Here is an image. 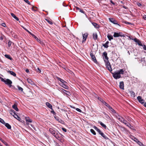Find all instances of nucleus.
<instances>
[{
    "label": "nucleus",
    "mask_w": 146,
    "mask_h": 146,
    "mask_svg": "<svg viewBox=\"0 0 146 146\" xmlns=\"http://www.w3.org/2000/svg\"><path fill=\"white\" fill-rule=\"evenodd\" d=\"M143 18L144 19L146 20V15H145L143 16Z\"/></svg>",
    "instance_id": "nucleus-63"
},
{
    "label": "nucleus",
    "mask_w": 146,
    "mask_h": 146,
    "mask_svg": "<svg viewBox=\"0 0 146 146\" xmlns=\"http://www.w3.org/2000/svg\"><path fill=\"white\" fill-rule=\"evenodd\" d=\"M46 20L50 24V25H52L53 23L52 21L51 20H50L48 19H46Z\"/></svg>",
    "instance_id": "nucleus-41"
},
{
    "label": "nucleus",
    "mask_w": 146,
    "mask_h": 146,
    "mask_svg": "<svg viewBox=\"0 0 146 146\" xmlns=\"http://www.w3.org/2000/svg\"><path fill=\"white\" fill-rule=\"evenodd\" d=\"M137 5L139 7H140V6H141V4L140 3H137Z\"/></svg>",
    "instance_id": "nucleus-64"
},
{
    "label": "nucleus",
    "mask_w": 146,
    "mask_h": 146,
    "mask_svg": "<svg viewBox=\"0 0 146 146\" xmlns=\"http://www.w3.org/2000/svg\"><path fill=\"white\" fill-rule=\"evenodd\" d=\"M102 56L105 62H109L108 60V58L107 56V53L105 51L103 52Z\"/></svg>",
    "instance_id": "nucleus-2"
},
{
    "label": "nucleus",
    "mask_w": 146,
    "mask_h": 146,
    "mask_svg": "<svg viewBox=\"0 0 146 146\" xmlns=\"http://www.w3.org/2000/svg\"><path fill=\"white\" fill-rule=\"evenodd\" d=\"M0 79L1 81L4 82L9 87H11L12 83V81L9 79H7L5 80L3 78L0 77Z\"/></svg>",
    "instance_id": "nucleus-1"
},
{
    "label": "nucleus",
    "mask_w": 146,
    "mask_h": 146,
    "mask_svg": "<svg viewBox=\"0 0 146 146\" xmlns=\"http://www.w3.org/2000/svg\"><path fill=\"white\" fill-rule=\"evenodd\" d=\"M26 121H27L30 123H31L32 122V120L29 118H27L26 119Z\"/></svg>",
    "instance_id": "nucleus-39"
},
{
    "label": "nucleus",
    "mask_w": 146,
    "mask_h": 146,
    "mask_svg": "<svg viewBox=\"0 0 146 146\" xmlns=\"http://www.w3.org/2000/svg\"><path fill=\"white\" fill-rule=\"evenodd\" d=\"M113 77L115 79L119 78L121 77V76L117 72H115L112 73Z\"/></svg>",
    "instance_id": "nucleus-5"
},
{
    "label": "nucleus",
    "mask_w": 146,
    "mask_h": 146,
    "mask_svg": "<svg viewBox=\"0 0 146 146\" xmlns=\"http://www.w3.org/2000/svg\"><path fill=\"white\" fill-rule=\"evenodd\" d=\"M24 1L28 4H30V3L28 0H24Z\"/></svg>",
    "instance_id": "nucleus-51"
},
{
    "label": "nucleus",
    "mask_w": 146,
    "mask_h": 146,
    "mask_svg": "<svg viewBox=\"0 0 146 146\" xmlns=\"http://www.w3.org/2000/svg\"><path fill=\"white\" fill-rule=\"evenodd\" d=\"M76 110H77L78 111H79V112H81V111H82L80 109L78 108H76Z\"/></svg>",
    "instance_id": "nucleus-50"
},
{
    "label": "nucleus",
    "mask_w": 146,
    "mask_h": 146,
    "mask_svg": "<svg viewBox=\"0 0 146 146\" xmlns=\"http://www.w3.org/2000/svg\"><path fill=\"white\" fill-rule=\"evenodd\" d=\"M0 122L3 124L5 123L4 121L1 118H0Z\"/></svg>",
    "instance_id": "nucleus-43"
},
{
    "label": "nucleus",
    "mask_w": 146,
    "mask_h": 146,
    "mask_svg": "<svg viewBox=\"0 0 146 146\" xmlns=\"http://www.w3.org/2000/svg\"><path fill=\"white\" fill-rule=\"evenodd\" d=\"M129 92L131 96L133 97H134L135 96V93L133 91H131Z\"/></svg>",
    "instance_id": "nucleus-31"
},
{
    "label": "nucleus",
    "mask_w": 146,
    "mask_h": 146,
    "mask_svg": "<svg viewBox=\"0 0 146 146\" xmlns=\"http://www.w3.org/2000/svg\"><path fill=\"white\" fill-rule=\"evenodd\" d=\"M124 83L123 81L119 83V88L122 90L124 89Z\"/></svg>",
    "instance_id": "nucleus-15"
},
{
    "label": "nucleus",
    "mask_w": 146,
    "mask_h": 146,
    "mask_svg": "<svg viewBox=\"0 0 146 146\" xmlns=\"http://www.w3.org/2000/svg\"><path fill=\"white\" fill-rule=\"evenodd\" d=\"M118 119L119 120V121L121 122H122L123 121H125L124 119L122 117H119L118 118Z\"/></svg>",
    "instance_id": "nucleus-35"
},
{
    "label": "nucleus",
    "mask_w": 146,
    "mask_h": 146,
    "mask_svg": "<svg viewBox=\"0 0 146 146\" xmlns=\"http://www.w3.org/2000/svg\"><path fill=\"white\" fill-rule=\"evenodd\" d=\"M126 125L128 127H129V128H131V127H131H132L131 125L128 122H127V125Z\"/></svg>",
    "instance_id": "nucleus-46"
},
{
    "label": "nucleus",
    "mask_w": 146,
    "mask_h": 146,
    "mask_svg": "<svg viewBox=\"0 0 146 146\" xmlns=\"http://www.w3.org/2000/svg\"><path fill=\"white\" fill-rule=\"evenodd\" d=\"M5 57L7 58L8 59H10L11 60L12 59V58L10 56V55L8 54H5Z\"/></svg>",
    "instance_id": "nucleus-32"
},
{
    "label": "nucleus",
    "mask_w": 146,
    "mask_h": 146,
    "mask_svg": "<svg viewBox=\"0 0 146 146\" xmlns=\"http://www.w3.org/2000/svg\"><path fill=\"white\" fill-rule=\"evenodd\" d=\"M27 80L29 83L31 84L32 85H33L34 84V83L33 80L31 79L27 78Z\"/></svg>",
    "instance_id": "nucleus-17"
},
{
    "label": "nucleus",
    "mask_w": 146,
    "mask_h": 146,
    "mask_svg": "<svg viewBox=\"0 0 146 146\" xmlns=\"http://www.w3.org/2000/svg\"><path fill=\"white\" fill-rule=\"evenodd\" d=\"M60 90L61 91V92L64 94L70 96V92L69 91H67L62 88H61L60 89Z\"/></svg>",
    "instance_id": "nucleus-9"
},
{
    "label": "nucleus",
    "mask_w": 146,
    "mask_h": 146,
    "mask_svg": "<svg viewBox=\"0 0 146 146\" xmlns=\"http://www.w3.org/2000/svg\"><path fill=\"white\" fill-rule=\"evenodd\" d=\"M67 83H61L60 84V85L62 86V87H63L64 88L66 89H68V87L66 85V84H67Z\"/></svg>",
    "instance_id": "nucleus-16"
},
{
    "label": "nucleus",
    "mask_w": 146,
    "mask_h": 146,
    "mask_svg": "<svg viewBox=\"0 0 146 146\" xmlns=\"http://www.w3.org/2000/svg\"><path fill=\"white\" fill-rule=\"evenodd\" d=\"M49 131L50 132V133H51L52 134H53V133H54L55 131L53 129L50 128L49 129Z\"/></svg>",
    "instance_id": "nucleus-40"
},
{
    "label": "nucleus",
    "mask_w": 146,
    "mask_h": 146,
    "mask_svg": "<svg viewBox=\"0 0 146 146\" xmlns=\"http://www.w3.org/2000/svg\"><path fill=\"white\" fill-rule=\"evenodd\" d=\"M88 33H86L84 34H82L83 37V40L82 42H85L88 36Z\"/></svg>",
    "instance_id": "nucleus-10"
},
{
    "label": "nucleus",
    "mask_w": 146,
    "mask_h": 146,
    "mask_svg": "<svg viewBox=\"0 0 146 146\" xmlns=\"http://www.w3.org/2000/svg\"><path fill=\"white\" fill-rule=\"evenodd\" d=\"M137 99L138 100L139 102L140 103L143 104L144 103V100L142 98L141 96H139L137 97Z\"/></svg>",
    "instance_id": "nucleus-11"
},
{
    "label": "nucleus",
    "mask_w": 146,
    "mask_h": 146,
    "mask_svg": "<svg viewBox=\"0 0 146 146\" xmlns=\"http://www.w3.org/2000/svg\"><path fill=\"white\" fill-rule=\"evenodd\" d=\"M98 123H99L103 127L104 129H106V125L104 124L101 121H99Z\"/></svg>",
    "instance_id": "nucleus-27"
},
{
    "label": "nucleus",
    "mask_w": 146,
    "mask_h": 146,
    "mask_svg": "<svg viewBox=\"0 0 146 146\" xmlns=\"http://www.w3.org/2000/svg\"><path fill=\"white\" fill-rule=\"evenodd\" d=\"M17 87L18 88V89L19 91H20L21 92H23V89L22 88L18 85Z\"/></svg>",
    "instance_id": "nucleus-37"
},
{
    "label": "nucleus",
    "mask_w": 146,
    "mask_h": 146,
    "mask_svg": "<svg viewBox=\"0 0 146 146\" xmlns=\"http://www.w3.org/2000/svg\"><path fill=\"white\" fill-rule=\"evenodd\" d=\"M143 46V48L144 49V50H146V46L145 45H143V46Z\"/></svg>",
    "instance_id": "nucleus-53"
},
{
    "label": "nucleus",
    "mask_w": 146,
    "mask_h": 146,
    "mask_svg": "<svg viewBox=\"0 0 146 146\" xmlns=\"http://www.w3.org/2000/svg\"><path fill=\"white\" fill-rule=\"evenodd\" d=\"M46 106L49 108L50 109L53 110L52 108V106L48 102H46Z\"/></svg>",
    "instance_id": "nucleus-19"
},
{
    "label": "nucleus",
    "mask_w": 146,
    "mask_h": 146,
    "mask_svg": "<svg viewBox=\"0 0 146 146\" xmlns=\"http://www.w3.org/2000/svg\"><path fill=\"white\" fill-rule=\"evenodd\" d=\"M109 43V42L108 41L106 42V43L104 44H103V46L105 48H107L109 46L108 45Z\"/></svg>",
    "instance_id": "nucleus-29"
},
{
    "label": "nucleus",
    "mask_w": 146,
    "mask_h": 146,
    "mask_svg": "<svg viewBox=\"0 0 146 146\" xmlns=\"http://www.w3.org/2000/svg\"><path fill=\"white\" fill-rule=\"evenodd\" d=\"M99 134L101 135L102 137L105 139L106 140H108L109 139L108 138V137L105 134L103 133L101 131H99L98 133Z\"/></svg>",
    "instance_id": "nucleus-8"
},
{
    "label": "nucleus",
    "mask_w": 146,
    "mask_h": 146,
    "mask_svg": "<svg viewBox=\"0 0 146 146\" xmlns=\"http://www.w3.org/2000/svg\"><path fill=\"white\" fill-rule=\"evenodd\" d=\"M15 116V115L14 116V117L18 120L20 121L21 119V118L17 115V114H16Z\"/></svg>",
    "instance_id": "nucleus-34"
},
{
    "label": "nucleus",
    "mask_w": 146,
    "mask_h": 146,
    "mask_svg": "<svg viewBox=\"0 0 146 146\" xmlns=\"http://www.w3.org/2000/svg\"><path fill=\"white\" fill-rule=\"evenodd\" d=\"M58 121L62 123V122H64L61 119H58Z\"/></svg>",
    "instance_id": "nucleus-58"
},
{
    "label": "nucleus",
    "mask_w": 146,
    "mask_h": 146,
    "mask_svg": "<svg viewBox=\"0 0 146 146\" xmlns=\"http://www.w3.org/2000/svg\"><path fill=\"white\" fill-rule=\"evenodd\" d=\"M56 78L58 80H59L60 81H61V80H62V79L57 76H56Z\"/></svg>",
    "instance_id": "nucleus-57"
},
{
    "label": "nucleus",
    "mask_w": 146,
    "mask_h": 146,
    "mask_svg": "<svg viewBox=\"0 0 146 146\" xmlns=\"http://www.w3.org/2000/svg\"><path fill=\"white\" fill-rule=\"evenodd\" d=\"M124 71L123 69H121L117 72L120 75L121 74H123L124 73Z\"/></svg>",
    "instance_id": "nucleus-21"
},
{
    "label": "nucleus",
    "mask_w": 146,
    "mask_h": 146,
    "mask_svg": "<svg viewBox=\"0 0 146 146\" xmlns=\"http://www.w3.org/2000/svg\"><path fill=\"white\" fill-rule=\"evenodd\" d=\"M60 82H61V83H67L66 82L62 79V80L60 81Z\"/></svg>",
    "instance_id": "nucleus-49"
},
{
    "label": "nucleus",
    "mask_w": 146,
    "mask_h": 146,
    "mask_svg": "<svg viewBox=\"0 0 146 146\" xmlns=\"http://www.w3.org/2000/svg\"><path fill=\"white\" fill-rule=\"evenodd\" d=\"M107 36L108 39V40L110 41L111 39H113V36H112L110 34H108Z\"/></svg>",
    "instance_id": "nucleus-28"
},
{
    "label": "nucleus",
    "mask_w": 146,
    "mask_h": 146,
    "mask_svg": "<svg viewBox=\"0 0 146 146\" xmlns=\"http://www.w3.org/2000/svg\"><path fill=\"white\" fill-rule=\"evenodd\" d=\"M123 7V8H124V9H128V8L127 7H126L125 6H121Z\"/></svg>",
    "instance_id": "nucleus-55"
},
{
    "label": "nucleus",
    "mask_w": 146,
    "mask_h": 146,
    "mask_svg": "<svg viewBox=\"0 0 146 146\" xmlns=\"http://www.w3.org/2000/svg\"><path fill=\"white\" fill-rule=\"evenodd\" d=\"M62 130L64 132H66L67 131L66 129L64 128H62Z\"/></svg>",
    "instance_id": "nucleus-54"
},
{
    "label": "nucleus",
    "mask_w": 146,
    "mask_h": 146,
    "mask_svg": "<svg viewBox=\"0 0 146 146\" xmlns=\"http://www.w3.org/2000/svg\"><path fill=\"white\" fill-rule=\"evenodd\" d=\"M31 35L33 37H34V38L38 42H39L40 41V40L38 38L33 34L32 33L31 34Z\"/></svg>",
    "instance_id": "nucleus-30"
},
{
    "label": "nucleus",
    "mask_w": 146,
    "mask_h": 146,
    "mask_svg": "<svg viewBox=\"0 0 146 146\" xmlns=\"http://www.w3.org/2000/svg\"><path fill=\"white\" fill-rule=\"evenodd\" d=\"M80 12H81L82 13H84V11L83 10H82V9H80Z\"/></svg>",
    "instance_id": "nucleus-60"
},
{
    "label": "nucleus",
    "mask_w": 146,
    "mask_h": 146,
    "mask_svg": "<svg viewBox=\"0 0 146 146\" xmlns=\"http://www.w3.org/2000/svg\"><path fill=\"white\" fill-rule=\"evenodd\" d=\"M124 121H123L122 122L123 123L127 125V122H128L126 120L124 119Z\"/></svg>",
    "instance_id": "nucleus-48"
},
{
    "label": "nucleus",
    "mask_w": 146,
    "mask_h": 146,
    "mask_svg": "<svg viewBox=\"0 0 146 146\" xmlns=\"http://www.w3.org/2000/svg\"><path fill=\"white\" fill-rule=\"evenodd\" d=\"M37 72H38L40 73L41 72V70L38 68H37Z\"/></svg>",
    "instance_id": "nucleus-52"
},
{
    "label": "nucleus",
    "mask_w": 146,
    "mask_h": 146,
    "mask_svg": "<svg viewBox=\"0 0 146 146\" xmlns=\"http://www.w3.org/2000/svg\"><path fill=\"white\" fill-rule=\"evenodd\" d=\"M5 126L9 129H10L11 128V126L8 123H5L4 124Z\"/></svg>",
    "instance_id": "nucleus-25"
},
{
    "label": "nucleus",
    "mask_w": 146,
    "mask_h": 146,
    "mask_svg": "<svg viewBox=\"0 0 146 146\" xmlns=\"http://www.w3.org/2000/svg\"><path fill=\"white\" fill-rule=\"evenodd\" d=\"M90 132L91 133H92L94 135H96V133L95 132V131L92 129H91L90 130Z\"/></svg>",
    "instance_id": "nucleus-38"
},
{
    "label": "nucleus",
    "mask_w": 146,
    "mask_h": 146,
    "mask_svg": "<svg viewBox=\"0 0 146 146\" xmlns=\"http://www.w3.org/2000/svg\"><path fill=\"white\" fill-rule=\"evenodd\" d=\"M113 36L115 37H118L120 36H121V35L119 33L116 32L114 33Z\"/></svg>",
    "instance_id": "nucleus-24"
},
{
    "label": "nucleus",
    "mask_w": 146,
    "mask_h": 146,
    "mask_svg": "<svg viewBox=\"0 0 146 146\" xmlns=\"http://www.w3.org/2000/svg\"><path fill=\"white\" fill-rule=\"evenodd\" d=\"M0 140H1L4 144H5L6 146H9L8 144L4 140L2 139L0 137Z\"/></svg>",
    "instance_id": "nucleus-33"
},
{
    "label": "nucleus",
    "mask_w": 146,
    "mask_h": 146,
    "mask_svg": "<svg viewBox=\"0 0 146 146\" xmlns=\"http://www.w3.org/2000/svg\"><path fill=\"white\" fill-rule=\"evenodd\" d=\"M109 20L110 22L113 23L114 24H117L119 26V25L117 24V21L116 20H115L113 18H110L109 19Z\"/></svg>",
    "instance_id": "nucleus-13"
},
{
    "label": "nucleus",
    "mask_w": 146,
    "mask_h": 146,
    "mask_svg": "<svg viewBox=\"0 0 146 146\" xmlns=\"http://www.w3.org/2000/svg\"><path fill=\"white\" fill-rule=\"evenodd\" d=\"M107 68L108 70L110 72H111L112 71V69L111 68V66L109 62H105Z\"/></svg>",
    "instance_id": "nucleus-7"
},
{
    "label": "nucleus",
    "mask_w": 146,
    "mask_h": 146,
    "mask_svg": "<svg viewBox=\"0 0 146 146\" xmlns=\"http://www.w3.org/2000/svg\"><path fill=\"white\" fill-rule=\"evenodd\" d=\"M23 28L25 29L27 32L29 34H30L31 35V34H32L31 32H29L28 30L26 29V28H25L24 27H23Z\"/></svg>",
    "instance_id": "nucleus-45"
},
{
    "label": "nucleus",
    "mask_w": 146,
    "mask_h": 146,
    "mask_svg": "<svg viewBox=\"0 0 146 146\" xmlns=\"http://www.w3.org/2000/svg\"><path fill=\"white\" fill-rule=\"evenodd\" d=\"M10 113L13 116H14L16 114L15 111L12 109H11L10 110Z\"/></svg>",
    "instance_id": "nucleus-18"
},
{
    "label": "nucleus",
    "mask_w": 146,
    "mask_h": 146,
    "mask_svg": "<svg viewBox=\"0 0 146 146\" xmlns=\"http://www.w3.org/2000/svg\"><path fill=\"white\" fill-rule=\"evenodd\" d=\"M2 26H3V27H6V24L4 23H2Z\"/></svg>",
    "instance_id": "nucleus-59"
},
{
    "label": "nucleus",
    "mask_w": 146,
    "mask_h": 146,
    "mask_svg": "<svg viewBox=\"0 0 146 146\" xmlns=\"http://www.w3.org/2000/svg\"><path fill=\"white\" fill-rule=\"evenodd\" d=\"M93 128L95 129L97 131L98 133H99V131H101L99 129H98L96 126H93Z\"/></svg>",
    "instance_id": "nucleus-36"
},
{
    "label": "nucleus",
    "mask_w": 146,
    "mask_h": 146,
    "mask_svg": "<svg viewBox=\"0 0 146 146\" xmlns=\"http://www.w3.org/2000/svg\"><path fill=\"white\" fill-rule=\"evenodd\" d=\"M6 70L8 73H9L11 75L13 76H16V74L15 72L10 70Z\"/></svg>",
    "instance_id": "nucleus-14"
},
{
    "label": "nucleus",
    "mask_w": 146,
    "mask_h": 146,
    "mask_svg": "<svg viewBox=\"0 0 146 146\" xmlns=\"http://www.w3.org/2000/svg\"><path fill=\"white\" fill-rule=\"evenodd\" d=\"M12 42L10 41H9L8 43V46L9 47L11 45V44L12 43Z\"/></svg>",
    "instance_id": "nucleus-44"
},
{
    "label": "nucleus",
    "mask_w": 146,
    "mask_h": 146,
    "mask_svg": "<svg viewBox=\"0 0 146 146\" xmlns=\"http://www.w3.org/2000/svg\"><path fill=\"white\" fill-rule=\"evenodd\" d=\"M92 25L94 26V27L95 28L97 29H98L99 28V26L97 23L94 22H92Z\"/></svg>",
    "instance_id": "nucleus-22"
},
{
    "label": "nucleus",
    "mask_w": 146,
    "mask_h": 146,
    "mask_svg": "<svg viewBox=\"0 0 146 146\" xmlns=\"http://www.w3.org/2000/svg\"><path fill=\"white\" fill-rule=\"evenodd\" d=\"M26 72L28 73H29V69H27L25 70Z\"/></svg>",
    "instance_id": "nucleus-56"
},
{
    "label": "nucleus",
    "mask_w": 146,
    "mask_h": 146,
    "mask_svg": "<svg viewBox=\"0 0 146 146\" xmlns=\"http://www.w3.org/2000/svg\"><path fill=\"white\" fill-rule=\"evenodd\" d=\"M93 39L95 40H96L98 38V35L96 33H94L93 34Z\"/></svg>",
    "instance_id": "nucleus-23"
},
{
    "label": "nucleus",
    "mask_w": 146,
    "mask_h": 146,
    "mask_svg": "<svg viewBox=\"0 0 146 146\" xmlns=\"http://www.w3.org/2000/svg\"><path fill=\"white\" fill-rule=\"evenodd\" d=\"M13 108L16 111H18L19 110V109L17 107V106L16 104H14L12 106Z\"/></svg>",
    "instance_id": "nucleus-20"
},
{
    "label": "nucleus",
    "mask_w": 146,
    "mask_h": 146,
    "mask_svg": "<svg viewBox=\"0 0 146 146\" xmlns=\"http://www.w3.org/2000/svg\"><path fill=\"white\" fill-rule=\"evenodd\" d=\"M56 135L54 137L58 140H60L63 138V135L59 132H57L56 133Z\"/></svg>",
    "instance_id": "nucleus-4"
},
{
    "label": "nucleus",
    "mask_w": 146,
    "mask_h": 146,
    "mask_svg": "<svg viewBox=\"0 0 146 146\" xmlns=\"http://www.w3.org/2000/svg\"><path fill=\"white\" fill-rule=\"evenodd\" d=\"M11 14L12 16L15 20L17 21H19V18L17 17L14 14L11 13Z\"/></svg>",
    "instance_id": "nucleus-26"
},
{
    "label": "nucleus",
    "mask_w": 146,
    "mask_h": 146,
    "mask_svg": "<svg viewBox=\"0 0 146 146\" xmlns=\"http://www.w3.org/2000/svg\"><path fill=\"white\" fill-rule=\"evenodd\" d=\"M140 146H146L140 141L138 143Z\"/></svg>",
    "instance_id": "nucleus-42"
},
{
    "label": "nucleus",
    "mask_w": 146,
    "mask_h": 146,
    "mask_svg": "<svg viewBox=\"0 0 146 146\" xmlns=\"http://www.w3.org/2000/svg\"><path fill=\"white\" fill-rule=\"evenodd\" d=\"M90 55L91 58L93 61L96 63H97L98 62L97 61L96 58L94 55L92 53V52L91 51L90 52Z\"/></svg>",
    "instance_id": "nucleus-6"
},
{
    "label": "nucleus",
    "mask_w": 146,
    "mask_h": 146,
    "mask_svg": "<svg viewBox=\"0 0 146 146\" xmlns=\"http://www.w3.org/2000/svg\"><path fill=\"white\" fill-rule=\"evenodd\" d=\"M57 132L55 131L54 133H53V134H52V135L55 137V135H56V133Z\"/></svg>",
    "instance_id": "nucleus-61"
},
{
    "label": "nucleus",
    "mask_w": 146,
    "mask_h": 146,
    "mask_svg": "<svg viewBox=\"0 0 146 146\" xmlns=\"http://www.w3.org/2000/svg\"><path fill=\"white\" fill-rule=\"evenodd\" d=\"M51 112L54 115H55L56 114V113L53 110L52 111H51Z\"/></svg>",
    "instance_id": "nucleus-62"
},
{
    "label": "nucleus",
    "mask_w": 146,
    "mask_h": 146,
    "mask_svg": "<svg viewBox=\"0 0 146 146\" xmlns=\"http://www.w3.org/2000/svg\"><path fill=\"white\" fill-rule=\"evenodd\" d=\"M134 139V141L138 143V142H139V141L135 138Z\"/></svg>",
    "instance_id": "nucleus-47"
},
{
    "label": "nucleus",
    "mask_w": 146,
    "mask_h": 146,
    "mask_svg": "<svg viewBox=\"0 0 146 146\" xmlns=\"http://www.w3.org/2000/svg\"><path fill=\"white\" fill-rule=\"evenodd\" d=\"M101 101L103 104L105 106H106L111 111L113 112H114L115 110L111 106H110L108 104L103 101V100H102V101L101 100Z\"/></svg>",
    "instance_id": "nucleus-3"
},
{
    "label": "nucleus",
    "mask_w": 146,
    "mask_h": 146,
    "mask_svg": "<svg viewBox=\"0 0 146 146\" xmlns=\"http://www.w3.org/2000/svg\"><path fill=\"white\" fill-rule=\"evenodd\" d=\"M134 41L137 43V44L140 46H143L142 44L141 43V41L139 39L136 38H135L133 39Z\"/></svg>",
    "instance_id": "nucleus-12"
}]
</instances>
